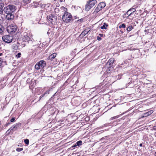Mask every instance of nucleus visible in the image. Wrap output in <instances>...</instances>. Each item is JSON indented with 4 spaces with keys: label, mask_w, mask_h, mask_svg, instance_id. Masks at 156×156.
<instances>
[{
    "label": "nucleus",
    "mask_w": 156,
    "mask_h": 156,
    "mask_svg": "<svg viewBox=\"0 0 156 156\" xmlns=\"http://www.w3.org/2000/svg\"><path fill=\"white\" fill-rule=\"evenodd\" d=\"M16 8L14 5H9L5 7L3 9V11L7 14L13 13L16 10Z\"/></svg>",
    "instance_id": "nucleus-1"
},
{
    "label": "nucleus",
    "mask_w": 156,
    "mask_h": 156,
    "mask_svg": "<svg viewBox=\"0 0 156 156\" xmlns=\"http://www.w3.org/2000/svg\"><path fill=\"white\" fill-rule=\"evenodd\" d=\"M62 19L64 22L66 23L72 22L73 19L72 18L71 14L67 12H65L62 17Z\"/></svg>",
    "instance_id": "nucleus-2"
},
{
    "label": "nucleus",
    "mask_w": 156,
    "mask_h": 156,
    "mask_svg": "<svg viewBox=\"0 0 156 156\" xmlns=\"http://www.w3.org/2000/svg\"><path fill=\"white\" fill-rule=\"evenodd\" d=\"M97 3L96 0H89L87 2L85 5V10L86 11L89 10L91 8H92Z\"/></svg>",
    "instance_id": "nucleus-3"
},
{
    "label": "nucleus",
    "mask_w": 156,
    "mask_h": 156,
    "mask_svg": "<svg viewBox=\"0 0 156 156\" xmlns=\"http://www.w3.org/2000/svg\"><path fill=\"white\" fill-rule=\"evenodd\" d=\"M46 63L44 60L40 61L38 62L35 66V68L37 70L42 69L45 66Z\"/></svg>",
    "instance_id": "nucleus-4"
},
{
    "label": "nucleus",
    "mask_w": 156,
    "mask_h": 156,
    "mask_svg": "<svg viewBox=\"0 0 156 156\" xmlns=\"http://www.w3.org/2000/svg\"><path fill=\"white\" fill-rule=\"evenodd\" d=\"M17 30V27L16 26L13 24H11L7 27V30L8 32L10 34H13Z\"/></svg>",
    "instance_id": "nucleus-5"
},
{
    "label": "nucleus",
    "mask_w": 156,
    "mask_h": 156,
    "mask_svg": "<svg viewBox=\"0 0 156 156\" xmlns=\"http://www.w3.org/2000/svg\"><path fill=\"white\" fill-rule=\"evenodd\" d=\"M13 39V37L9 35H5L3 36L2 37L3 40L7 43H9L11 42Z\"/></svg>",
    "instance_id": "nucleus-6"
},
{
    "label": "nucleus",
    "mask_w": 156,
    "mask_h": 156,
    "mask_svg": "<svg viewBox=\"0 0 156 156\" xmlns=\"http://www.w3.org/2000/svg\"><path fill=\"white\" fill-rule=\"evenodd\" d=\"M106 6V4L104 2L100 3L95 8L94 12H98Z\"/></svg>",
    "instance_id": "nucleus-7"
},
{
    "label": "nucleus",
    "mask_w": 156,
    "mask_h": 156,
    "mask_svg": "<svg viewBox=\"0 0 156 156\" xmlns=\"http://www.w3.org/2000/svg\"><path fill=\"white\" fill-rule=\"evenodd\" d=\"M47 19L51 23L55 24L56 21V16H54L52 14L47 16Z\"/></svg>",
    "instance_id": "nucleus-8"
},
{
    "label": "nucleus",
    "mask_w": 156,
    "mask_h": 156,
    "mask_svg": "<svg viewBox=\"0 0 156 156\" xmlns=\"http://www.w3.org/2000/svg\"><path fill=\"white\" fill-rule=\"evenodd\" d=\"M114 58H111L109 59V60L107 63L106 64V66L107 68H110L112 66V65L114 62Z\"/></svg>",
    "instance_id": "nucleus-9"
},
{
    "label": "nucleus",
    "mask_w": 156,
    "mask_h": 156,
    "mask_svg": "<svg viewBox=\"0 0 156 156\" xmlns=\"http://www.w3.org/2000/svg\"><path fill=\"white\" fill-rule=\"evenodd\" d=\"M135 11H136V9L135 8H132L129 9L126 12V15H128V16L127 17V18L128 19H129V16L131 15L133 13L135 12Z\"/></svg>",
    "instance_id": "nucleus-10"
},
{
    "label": "nucleus",
    "mask_w": 156,
    "mask_h": 156,
    "mask_svg": "<svg viewBox=\"0 0 156 156\" xmlns=\"http://www.w3.org/2000/svg\"><path fill=\"white\" fill-rule=\"evenodd\" d=\"M20 123H18L16 124V125H14L12 126L8 130L9 131V130H16L17 127L19 126L20 125Z\"/></svg>",
    "instance_id": "nucleus-11"
},
{
    "label": "nucleus",
    "mask_w": 156,
    "mask_h": 156,
    "mask_svg": "<svg viewBox=\"0 0 156 156\" xmlns=\"http://www.w3.org/2000/svg\"><path fill=\"white\" fill-rule=\"evenodd\" d=\"M90 30H88L87 29H85L83 31L80 35V36L81 37H83L86 35L88 33Z\"/></svg>",
    "instance_id": "nucleus-12"
},
{
    "label": "nucleus",
    "mask_w": 156,
    "mask_h": 156,
    "mask_svg": "<svg viewBox=\"0 0 156 156\" xmlns=\"http://www.w3.org/2000/svg\"><path fill=\"white\" fill-rule=\"evenodd\" d=\"M13 13H11L10 14H7L6 17L8 20H12L13 19L14 16Z\"/></svg>",
    "instance_id": "nucleus-13"
},
{
    "label": "nucleus",
    "mask_w": 156,
    "mask_h": 156,
    "mask_svg": "<svg viewBox=\"0 0 156 156\" xmlns=\"http://www.w3.org/2000/svg\"><path fill=\"white\" fill-rule=\"evenodd\" d=\"M20 43H18L17 44H14L12 46V48L15 50H19L21 49L19 45Z\"/></svg>",
    "instance_id": "nucleus-14"
},
{
    "label": "nucleus",
    "mask_w": 156,
    "mask_h": 156,
    "mask_svg": "<svg viewBox=\"0 0 156 156\" xmlns=\"http://www.w3.org/2000/svg\"><path fill=\"white\" fill-rule=\"evenodd\" d=\"M57 55V54L55 53L51 55H50L48 58V60H52L53 59H54L55 57Z\"/></svg>",
    "instance_id": "nucleus-15"
},
{
    "label": "nucleus",
    "mask_w": 156,
    "mask_h": 156,
    "mask_svg": "<svg viewBox=\"0 0 156 156\" xmlns=\"http://www.w3.org/2000/svg\"><path fill=\"white\" fill-rule=\"evenodd\" d=\"M153 111L152 110L150 111L144 113V115L143 116L144 117H144L150 115L151 114H152L153 113Z\"/></svg>",
    "instance_id": "nucleus-16"
},
{
    "label": "nucleus",
    "mask_w": 156,
    "mask_h": 156,
    "mask_svg": "<svg viewBox=\"0 0 156 156\" xmlns=\"http://www.w3.org/2000/svg\"><path fill=\"white\" fill-rule=\"evenodd\" d=\"M108 26V25L107 24L104 23L103 24V25L101 27V28L102 29H107V27Z\"/></svg>",
    "instance_id": "nucleus-17"
},
{
    "label": "nucleus",
    "mask_w": 156,
    "mask_h": 156,
    "mask_svg": "<svg viewBox=\"0 0 156 156\" xmlns=\"http://www.w3.org/2000/svg\"><path fill=\"white\" fill-rule=\"evenodd\" d=\"M38 6L42 8H44L45 6V5L39 2L38 3Z\"/></svg>",
    "instance_id": "nucleus-18"
},
{
    "label": "nucleus",
    "mask_w": 156,
    "mask_h": 156,
    "mask_svg": "<svg viewBox=\"0 0 156 156\" xmlns=\"http://www.w3.org/2000/svg\"><path fill=\"white\" fill-rule=\"evenodd\" d=\"M82 142L81 140L78 141L76 143V145L80 147V146L82 145Z\"/></svg>",
    "instance_id": "nucleus-19"
},
{
    "label": "nucleus",
    "mask_w": 156,
    "mask_h": 156,
    "mask_svg": "<svg viewBox=\"0 0 156 156\" xmlns=\"http://www.w3.org/2000/svg\"><path fill=\"white\" fill-rule=\"evenodd\" d=\"M133 29V27L131 26H129L126 29L127 31L129 32L131 30Z\"/></svg>",
    "instance_id": "nucleus-20"
},
{
    "label": "nucleus",
    "mask_w": 156,
    "mask_h": 156,
    "mask_svg": "<svg viewBox=\"0 0 156 156\" xmlns=\"http://www.w3.org/2000/svg\"><path fill=\"white\" fill-rule=\"evenodd\" d=\"M23 2L25 4H27L30 3L31 0H23Z\"/></svg>",
    "instance_id": "nucleus-21"
},
{
    "label": "nucleus",
    "mask_w": 156,
    "mask_h": 156,
    "mask_svg": "<svg viewBox=\"0 0 156 156\" xmlns=\"http://www.w3.org/2000/svg\"><path fill=\"white\" fill-rule=\"evenodd\" d=\"M119 27V28H125L126 27V25L124 23H123L121 25H120Z\"/></svg>",
    "instance_id": "nucleus-22"
},
{
    "label": "nucleus",
    "mask_w": 156,
    "mask_h": 156,
    "mask_svg": "<svg viewBox=\"0 0 156 156\" xmlns=\"http://www.w3.org/2000/svg\"><path fill=\"white\" fill-rule=\"evenodd\" d=\"M4 6V4L2 2H0V8L2 9L3 8Z\"/></svg>",
    "instance_id": "nucleus-23"
},
{
    "label": "nucleus",
    "mask_w": 156,
    "mask_h": 156,
    "mask_svg": "<svg viewBox=\"0 0 156 156\" xmlns=\"http://www.w3.org/2000/svg\"><path fill=\"white\" fill-rule=\"evenodd\" d=\"M23 150V148L18 147L16 149V151L18 152H20Z\"/></svg>",
    "instance_id": "nucleus-24"
},
{
    "label": "nucleus",
    "mask_w": 156,
    "mask_h": 156,
    "mask_svg": "<svg viewBox=\"0 0 156 156\" xmlns=\"http://www.w3.org/2000/svg\"><path fill=\"white\" fill-rule=\"evenodd\" d=\"M24 142L25 144L27 145H28L29 144V140L28 139H25Z\"/></svg>",
    "instance_id": "nucleus-25"
},
{
    "label": "nucleus",
    "mask_w": 156,
    "mask_h": 156,
    "mask_svg": "<svg viewBox=\"0 0 156 156\" xmlns=\"http://www.w3.org/2000/svg\"><path fill=\"white\" fill-rule=\"evenodd\" d=\"M3 32V30L2 29V26L0 25V33H1Z\"/></svg>",
    "instance_id": "nucleus-26"
},
{
    "label": "nucleus",
    "mask_w": 156,
    "mask_h": 156,
    "mask_svg": "<svg viewBox=\"0 0 156 156\" xmlns=\"http://www.w3.org/2000/svg\"><path fill=\"white\" fill-rule=\"evenodd\" d=\"M118 118V116H114V117H112L111 118V120H113V119H116V118Z\"/></svg>",
    "instance_id": "nucleus-27"
},
{
    "label": "nucleus",
    "mask_w": 156,
    "mask_h": 156,
    "mask_svg": "<svg viewBox=\"0 0 156 156\" xmlns=\"http://www.w3.org/2000/svg\"><path fill=\"white\" fill-rule=\"evenodd\" d=\"M2 59L0 58V66H2Z\"/></svg>",
    "instance_id": "nucleus-28"
},
{
    "label": "nucleus",
    "mask_w": 156,
    "mask_h": 156,
    "mask_svg": "<svg viewBox=\"0 0 156 156\" xmlns=\"http://www.w3.org/2000/svg\"><path fill=\"white\" fill-rule=\"evenodd\" d=\"M3 9L0 8V14H2L3 13Z\"/></svg>",
    "instance_id": "nucleus-29"
},
{
    "label": "nucleus",
    "mask_w": 156,
    "mask_h": 156,
    "mask_svg": "<svg viewBox=\"0 0 156 156\" xmlns=\"http://www.w3.org/2000/svg\"><path fill=\"white\" fill-rule=\"evenodd\" d=\"M15 120V118H12L11 120H10V122H13Z\"/></svg>",
    "instance_id": "nucleus-30"
},
{
    "label": "nucleus",
    "mask_w": 156,
    "mask_h": 156,
    "mask_svg": "<svg viewBox=\"0 0 156 156\" xmlns=\"http://www.w3.org/2000/svg\"><path fill=\"white\" fill-rule=\"evenodd\" d=\"M97 39L98 41H100L101 40V38L100 37L98 36L97 37Z\"/></svg>",
    "instance_id": "nucleus-31"
},
{
    "label": "nucleus",
    "mask_w": 156,
    "mask_h": 156,
    "mask_svg": "<svg viewBox=\"0 0 156 156\" xmlns=\"http://www.w3.org/2000/svg\"><path fill=\"white\" fill-rule=\"evenodd\" d=\"M21 54L20 53H18L17 55V56L18 58L20 57V56H21Z\"/></svg>",
    "instance_id": "nucleus-32"
},
{
    "label": "nucleus",
    "mask_w": 156,
    "mask_h": 156,
    "mask_svg": "<svg viewBox=\"0 0 156 156\" xmlns=\"http://www.w3.org/2000/svg\"><path fill=\"white\" fill-rule=\"evenodd\" d=\"M46 92L42 96H41L40 97V98H41L43 97H44V95L46 94Z\"/></svg>",
    "instance_id": "nucleus-33"
},
{
    "label": "nucleus",
    "mask_w": 156,
    "mask_h": 156,
    "mask_svg": "<svg viewBox=\"0 0 156 156\" xmlns=\"http://www.w3.org/2000/svg\"><path fill=\"white\" fill-rule=\"evenodd\" d=\"M46 92L42 96H41L40 97V98H41L43 97H44V95L46 94Z\"/></svg>",
    "instance_id": "nucleus-34"
},
{
    "label": "nucleus",
    "mask_w": 156,
    "mask_h": 156,
    "mask_svg": "<svg viewBox=\"0 0 156 156\" xmlns=\"http://www.w3.org/2000/svg\"><path fill=\"white\" fill-rule=\"evenodd\" d=\"M153 129L154 130H156V125L154 126L153 127Z\"/></svg>",
    "instance_id": "nucleus-35"
},
{
    "label": "nucleus",
    "mask_w": 156,
    "mask_h": 156,
    "mask_svg": "<svg viewBox=\"0 0 156 156\" xmlns=\"http://www.w3.org/2000/svg\"><path fill=\"white\" fill-rule=\"evenodd\" d=\"M99 35L100 36V37H103L104 35V34H99Z\"/></svg>",
    "instance_id": "nucleus-36"
},
{
    "label": "nucleus",
    "mask_w": 156,
    "mask_h": 156,
    "mask_svg": "<svg viewBox=\"0 0 156 156\" xmlns=\"http://www.w3.org/2000/svg\"><path fill=\"white\" fill-rule=\"evenodd\" d=\"M76 146H77V145H76V144H75L72 147V148H73V147H76Z\"/></svg>",
    "instance_id": "nucleus-37"
},
{
    "label": "nucleus",
    "mask_w": 156,
    "mask_h": 156,
    "mask_svg": "<svg viewBox=\"0 0 156 156\" xmlns=\"http://www.w3.org/2000/svg\"><path fill=\"white\" fill-rule=\"evenodd\" d=\"M36 116V115L34 114L32 116V117H34Z\"/></svg>",
    "instance_id": "nucleus-38"
},
{
    "label": "nucleus",
    "mask_w": 156,
    "mask_h": 156,
    "mask_svg": "<svg viewBox=\"0 0 156 156\" xmlns=\"http://www.w3.org/2000/svg\"><path fill=\"white\" fill-rule=\"evenodd\" d=\"M10 124V122H9L7 124V126H8V125H9Z\"/></svg>",
    "instance_id": "nucleus-39"
},
{
    "label": "nucleus",
    "mask_w": 156,
    "mask_h": 156,
    "mask_svg": "<svg viewBox=\"0 0 156 156\" xmlns=\"http://www.w3.org/2000/svg\"><path fill=\"white\" fill-rule=\"evenodd\" d=\"M140 145V147H142V144H140V145Z\"/></svg>",
    "instance_id": "nucleus-40"
},
{
    "label": "nucleus",
    "mask_w": 156,
    "mask_h": 156,
    "mask_svg": "<svg viewBox=\"0 0 156 156\" xmlns=\"http://www.w3.org/2000/svg\"><path fill=\"white\" fill-rule=\"evenodd\" d=\"M25 44H22V47H24L25 46Z\"/></svg>",
    "instance_id": "nucleus-41"
},
{
    "label": "nucleus",
    "mask_w": 156,
    "mask_h": 156,
    "mask_svg": "<svg viewBox=\"0 0 156 156\" xmlns=\"http://www.w3.org/2000/svg\"><path fill=\"white\" fill-rule=\"evenodd\" d=\"M2 55V53H0V56H1Z\"/></svg>",
    "instance_id": "nucleus-42"
},
{
    "label": "nucleus",
    "mask_w": 156,
    "mask_h": 156,
    "mask_svg": "<svg viewBox=\"0 0 156 156\" xmlns=\"http://www.w3.org/2000/svg\"><path fill=\"white\" fill-rule=\"evenodd\" d=\"M80 21H83V20H82V19H81L80 20Z\"/></svg>",
    "instance_id": "nucleus-43"
},
{
    "label": "nucleus",
    "mask_w": 156,
    "mask_h": 156,
    "mask_svg": "<svg viewBox=\"0 0 156 156\" xmlns=\"http://www.w3.org/2000/svg\"><path fill=\"white\" fill-rule=\"evenodd\" d=\"M48 34H49V33L48 32H47Z\"/></svg>",
    "instance_id": "nucleus-44"
},
{
    "label": "nucleus",
    "mask_w": 156,
    "mask_h": 156,
    "mask_svg": "<svg viewBox=\"0 0 156 156\" xmlns=\"http://www.w3.org/2000/svg\"><path fill=\"white\" fill-rule=\"evenodd\" d=\"M48 34H49V33L48 32H47Z\"/></svg>",
    "instance_id": "nucleus-45"
}]
</instances>
